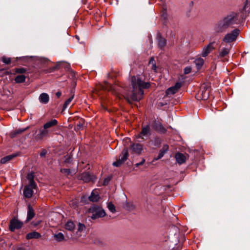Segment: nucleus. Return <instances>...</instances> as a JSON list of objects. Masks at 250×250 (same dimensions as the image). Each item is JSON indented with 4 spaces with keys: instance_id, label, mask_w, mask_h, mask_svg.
<instances>
[{
    "instance_id": "1",
    "label": "nucleus",
    "mask_w": 250,
    "mask_h": 250,
    "mask_svg": "<svg viewBox=\"0 0 250 250\" xmlns=\"http://www.w3.org/2000/svg\"><path fill=\"white\" fill-rule=\"evenodd\" d=\"M132 92L130 98L133 101H139L144 94V89H148L150 86L149 82H145L140 75L132 76L131 78Z\"/></svg>"
},
{
    "instance_id": "2",
    "label": "nucleus",
    "mask_w": 250,
    "mask_h": 250,
    "mask_svg": "<svg viewBox=\"0 0 250 250\" xmlns=\"http://www.w3.org/2000/svg\"><path fill=\"white\" fill-rule=\"evenodd\" d=\"M36 64L46 73H51L57 70H59L60 68V64L58 63L54 66H50L51 61L46 58H40L36 61Z\"/></svg>"
},
{
    "instance_id": "3",
    "label": "nucleus",
    "mask_w": 250,
    "mask_h": 250,
    "mask_svg": "<svg viewBox=\"0 0 250 250\" xmlns=\"http://www.w3.org/2000/svg\"><path fill=\"white\" fill-rule=\"evenodd\" d=\"M229 17H225L222 20L219 21L214 26V31L216 33L225 32L231 27Z\"/></svg>"
},
{
    "instance_id": "4",
    "label": "nucleus",
    "mask_w": 250,
    "mask_h": 250,
    "mask_svg": "<svg viewBox=\"0 0 250 250\" xmlns=\"http://www.w3.org/2000/svg\"><path fill=\"white\" fill-rule=\"evenodd\" d=\"M88 211L92 213L91 217L93 220L103 217L106 215L104 210L101 206L97 204L92 205L88 209Z\"/></svg>"
},
{
    "instance_id": "5",
    "label": "nucleus",
    "mask_w": 250,
    "mask_h": 250,
    "mask_svg": "<svg viewBox=\"0 0 250 250\" xmlns=\"http://www.w3.org/2000/svg\"><path fill=\"white\" fill-rule=\"evenodd\" d=\"M51 132V131H48L43 126L35 130L34 139L37 141L42 140L46 138Z\"/></svg>"
},
{
    "instance_id": "6",
    "label": "nucleus",
    "mask_w": 250,
    "mask_h": 250,
    "mask_svg": "<svg viewBox=\"0 0 250 250\" xmlns=\"http://www.w3.org/2000/svg\"><path fill=\"white\" fill-rule=\"evenodd\" d=\"M24 223L16 217H14L10 221L9 229L11 232H14L16 229H21L23 226Z\"/></svg>"
},
{
    "instance_id": "7",
    "label": "nucleus",
    "mask_w": 250,
    "mask_h": 250,
    "mask_svg": "<svg viewBox=\"0 0 250 250\" xmlns=\"http://www.w3.org/2000/svg\"><path fill=\"white\" fill-rule=\"evenodd\" d=\"M129 156L128 148L125 147L122 150L121 155L119 156V159L113 163V166L116 167H121L123 164L127 160Z\"/></svg>"
},
{
    "instance_id": "8",
    "label": "nucleus",
    "mask_w": 250,
    "mask_h": 250,
    "mask_svg": "<svg viewBox=\"0 0 250 250\" xmlns=\"http://www.w3.org/2000/svg\"><path fill=\"white\" fill-rule=\"evenodd\" d=\"M240 33L238 29H235L231 32L227 34L224 37L223 41L226 43H230L235 41Z\"/></svg>"
},
{
    "instance_id": "9",
    "label": "nucleus",
    "mask_w": 250,
    "mask_h": 250,
    "mask_svg": "<svg viewBox=\"0 0 250 250\" xmlns=\"http://www.w3.org/2000/svg\"><path fill=\"white\" fill-rule=\"evenodd\" d=\"M79 179L85 183H88L89 182H94L97 178L95 175L91 174L89 172H83L79 176Z\"/></svg>"
},
{
    "instance_id": "10",
    "label": "nucleus",
    "mask_w": 250,
    "mask_h": 250,
    "mask_svg": "<svg viewBox=\"0 0 250 250\" xmlns=\"http://www.w3.org/2000/svg\"><path fill=\"white\" fill-rule=\"evenodd\" d=\"M143 146L139 143H133L130 145L129 148L131 150V153L140 154L143 150Z\"/></svg>"
},
{
    "instance_id": "11",
    "label": "nucleus",
    "mask_w": 250,
    "mask_h": 250,
    "mask_svg": "<svg viewBox=\"0 0 250 250\" xmlns=\"http://www.w3.org/2000/svg\"><path fill=\"white\" fill-rule=\"evenodd\" d=\"M152 127L154 130L161 134H165L167 131V129L163 126L160 122L156 121L153 122Z\"/></svg>"
},
{
    "instance_id": "12",
    "label": "nucleus",
    "mask_w": 250,
    "mask_h": 250,
    "mask_svg": "<svg viewBox=\"0 0 250 250\" xmlns=\"http://www.w3.org/2000/svg\"><path fill=\"white\" fill-rule=\"evenodd\" d=\"M229 19L231 22L230 26L232 27H234V25L241 24L245 20L243 17H229Z\"/></svg>"
},
{
    "instance_id": "13",
    "label": "nucleus",
    "mask_w": 250,
    "mask_h": 250,
    "mask_svg": "<svg viewBox=\"0 0 250 250\" xmlns=\"http://www.w3.org/2000/svg\"><path fill=\"white\" fill-rule=\"evenodd\" d=\"M157 40L158 48L161 50H163L167 44V40L162 36L160 33L157 35Z\"/></svg>"
},
{
    "instance_id": "14",
    "label": "nucleus",
    "mask_w": 250,
    "mask_h": 250,
    "mask_svg": "<svg viewBox=\"0 0 250 250\" xmlns=\"http://www.w3.org/2000/svg\"><path fill=\"white\" fill-rule=\"evenodd\" d=\"M150 134L151 133L150 126L149 125H147L142 127V131L138 134L137 137L138 138H141L143 139V136H146L147 135H150Z\"/></svg>"
},
{
    "instance_id": "15",
    "label": "nucleus",
    "mask_w": 250,
    "mask_h": 250,
    "mask_svg": "<svg viewBox=\"0 0 250 250\" xmlns=\"http://www.w3.org/2000/svg\"><path fill=\"white\" fill-rule=\"evenodd\" d=\"M35 216V212L31 205H28L26 219L25 223H27L32 220Z\"/></svg>"
},
{
    "instance_id": "16",
    "label": "nucleus",
    "mask_w": 250,
    "mask_h": 250,
    "mask_svg": "<svg viewBox=\"0 0 250 250\" xmlns=\"http://www.w3.org/2000/svg\"><path fill=\"white\" fill-rule=\"evenodd\" d=\"M20 153L18 152L16 153H14L11 155H7L2 158H1L0 160V162L1 164H6L7 162L11 161L13 158L18 156L20 155Z\"/></svg>"
},
{
    "instance_id": "17",
    "label": "nucleus",
    "mask_w": 250,
    "mask_h": 250,
    "mask_svg": "<svg viewBox=\"0 0 250 250\" xmlns=\"http://www.w3.org/2000/svg\"><path fill=\"white\" fill-rule=\"evenodd\" d=\"M32 58L31 56H23L21 57H17V61H19V63L23 65H26L28 62Z\"/></svg>"
},
{
    "instance_id": "18",
    "label": "nucleus",
    "mask_w": 250,
    "mask_h": 250,
    "mask_svg": "<svg viewBox=\"0 0 250 250\" xmlns=\"http://www.w3.org/2000/svg\"><path fill=\"white\" fill-rule=\"evenodd\" d=\"M58 122L56 119H52L51 121L46 122L45 124L43 125V126L45 129L48 130V131H50V128L52 127L56 126L58 125Z\"/></svg>"
},
{
    "instance_id": "19",
    "label": "nucleus",
    "mask_w": 250,
    "mask_h": 250,
    "mask_svg": "<svg viewBox=\"0 0 250 250\" xmlns=\"http://www.w3.org/2000/svg\"><path fill=\"white\" fill-rule=\"evenodd\" d=\"M23 193L24 196L26 198H30L33 194V189L30 188L29 186H25L24 188Z\"/></svg>"
},
{
    "instance_id": "20",
    "label": "nucleus",
    "mask_w": 250,
    "mask_h": 250,
    "mask_svg": "<svg viewBox=\"0 0 250 250\" xmlns=\"http://www.w3.org/2000/svg\"><path fill=\"white\" fill-rule=\"evenodd\" d=\"M88 199L91 202H96L99 200L100 197L97 191L93 190L91 193V195L88 197Z\"/></svg>"
},
{
    "instance_id": "21",
    "label": "nucleus",
    "mask_w": 250,
    "mask_h": 250,
    "mask_svg": "<svg viewBox=\"0 0 250 250\" xmlns=\"http://www.w3.org/2000/svg\"><path fill=\"white\" fill-rule=\"evenodd\" d=\"M175 159L177 163L181 165L186 162V157L184 154L178 152L175 154Z\"/></svg>"
},
{
    "instance_id": "22",
    "label": "nucleus",
    "mask_w": 250,
    "mask_h": 250,
    "mask_svg": "<svg viewBox=\"0 0 250 250\" xmlns=\"http://www.w3.org/2000/svg\"><path fill=\"white\" fill-rule=\"evenodd\" d=\"M42 237L41 234L35 231L28 233L26 235V239L30 240L32 239H39Z\"/></svg>"
},
{
    "instance_id": "23",
    "label": "nucleus",
    "mask_w": 250,
    "mask_h": 250,
    "mask_svg": "<svg viewBox=\"0 0 250 250\" xmlns=\"http://www.w3.org/2000/svg\"><path fill=\"white\" fill-rule=\"evenodd\" d=\"M39 99L40 103L43 104H46L49 102V96L48 94L46 93H42L40 94Z\"/></svg>"
},
{
    "instance_id": "24",
    "label": "nucleus",
    "mask_w": 250,
    "mask_h": 250,
    "mask_svg": "<svg viewBox=\"0 0 250 250\" xmlns=\"http://www.w3.org/2000/svg\"><path fill=\"white\" fill-rule=\"evenodd\" d=\"M28 128H29L28 126L24 128H19L18 129L14 130L10 133V136L11 138H14L18 134H21L26 131Z\"/></svg>"
},
{
    "instance_id": "25",
    "label": "nucleus",
    "mask_w": 250,
    "mask_h": 250,
    "mask_svg": "<svg viewBox=\"0 0 250 250\" xmlns=\"http://www.w3.org/2000/svg\"><path fill=\"white\" fill-rule=\"evenodd\" d=\"M213 43V42L210 43L204 49V50L202 52V56L203 57H207L208 55V54L210 53L211 50L213 49V47L212 46V44Z\"/></svg>"
},
{
    "instance_id": "26",
    "label": "nucleus",
    "mask_w": 250,
    "mask_h": 250,
    "mask_svg": "<svg viewBox=\"0 0 250 250\" xmlns=\"http://www.w3.org/2000/svg\"><path fill=\"white\" fill-rule=\"evenodd\" d=\"M169 146L167 144H165L163 148L160 149L159 152V158H162L164 155L168 151Z\"/></svg>"
},
{
    "instance_id": "27",
    "label": "nucleus",
    "mask_w": 250,
    "mask_h": 250,
    "mask_svg": "<svg viewBox=\"0 0 250 250\" xmlns=\"http://www.w3.org/2000/svg\"><path fill=\"white\" fill-rule=\"evenodd\" d=\"M75 228V225L73 222L71 220L68 221L65 224V229L69 231H74Z\"/></svg>"
},
{
    "instance_id": "28",
    "label": "nucleus",
    "mask_w": 250,
    "mask_h": 250,
    "mask_svg": "<svg viewBox=\"0 0 250 250\" xmlns=\"http://www.w3.org/2000/svg\"><path fill=\"white\" fill-rule=\"evenodd\" d=\"M26 77L24 75H19L15 78V81L16 83H22L25 81Z\"/></svg>"
},
{
    "instance_id": "29",
    "label": "nucleus",
    "mask_w": 250,
    "mask_h": 250,
    "mask_svg": "<svg viewBox=\"0 0 250 250\" xmlns=\"http://www.w3.org/2000/svg\"><path fill=\"white\" fill-rule=\"evenodd\" d=\"M204 62V60L201 58H197L194 61V63L196 64L197 69H200L201 68L203 65Z\"/></svg>"
},
{
    "instance_id": "30",
    "label": "nucleus",
    "mask_w": 250,
    "mask_h": 250,
    "mask_svg": "<svg viewBox=\"0 0 250 250\" xmlns=\"http://www.w3.org/2000/svg\"><path fill=\"white\" fill-rule=\"evenodd\" d=\"M149 65H151V69L153 70L154 72H157V65L156 63L155 60L154 58V57H151L149 61Z\"/></svg>"
},
{
    "instance_id": "31",
    "label": "nucleus",
    "mask_w": 250,
    "mask_h": 250,
    "mask_svg": "<svg viewBox=\"0 0 250 250\" xmlns=\"http://www.w3.org/2000/svg\"><path fill=\"white\" fill-rule=\"evenodd\" d=\"M243 11L245 14L250 13V0H246V3L243 7Z\"/></svg>"
},
{
    "instance_id": "32",
    "label": "nucleus",
    "mask_w": 250,
    "mask_h": 250,
    "mask_svg": "<svg viewBox=\"0 0 250 250\" xmlns=\"http://www.w3.org/2000/svg\"><path fill=\"white\" fill-rule=\"evenodd\" d=\"M54 238L58 242H62L64 240V235L62 232L55 234Z\"/></svg>"
},
{
    "instance_id": "33",
    "label": "nucleus",
    "mask_w": 250,
    "mask_h": 250,
    "mask_svg": "<svg viewBox=\"0 0 250 250\" xmlns=\"http://www.w3.org/2000/svg\"><path fill=\"white\" fill-rule=\"evenodd\" d=\"M208 87L205 88L204 87V90L202 91L201 95L202 96V99L204 100H207L209 96V91L207 92V90L208 89Z\"/></svg>"
},
{
    "instance_id": "34",
    "label": "nucleus",
    "mask_w": 250,
    "mask_h": 250,
    "mask_svg": "<svg viewBox=\"0 0 250 250\" xmlns=\"http://www.w3.org/2000/svg\"><path fill=\"white\" fill-rule=\"evenodd\" d=\"M74 97V95L73 94L65 102L63 105L62 110H64L68 107V105L73 99Z\"/></svg>"
},
{
    "instance_id": "35",
    "label": "nucleus",
    "mask_w": 250,
    "mask_h": 250,
    "mask_svg": "<svg viewBox=\"0 0 250 250\" xmlns=\"http://www.w3.org/2000/svg\"><path fill=\"white\" fill-rule=\"evenodd\" d=\"M124 208L128 210H132L134 209L135 207L132 203L126 202L124 205Z\"/></svg>"
},
{
    "instance_id": "36",
    "label": "nucleus",
    "mask_w": 250,
    "mask_h": 250,
    "mask_svg": "<svg viewBox=\"0 0 250 250\" xmlns=\"http://www.w3.org/2000/svg\"><path fill=\"white\" fill-rule=\"evenodd\" d=\"M229 53V50L226 48H223L219 53V56L221 58L224 57Z\"/></svg>"
},
{
    "instance_id": "37",
    "label": "nucleus",
    "mask_w": 250,
    "mask_h": 250,
    "mask_svg": "<svg viewBox=\"0 0 250 250\" xmlns=\"http://www.w3.org/2000/svg\"><path fill=\"white\" fill-rule=\"evenodd\" d=\"M107 208L112 213H115L116 211L114 205L111 202L108 203Z\"/></svg>"
},
{
    "instance_id": "38",
    "label": "nucleus",
    "mask_w": 250,
    "mask_h": 250,
    "mask_svg": "<svg viewBox=\"0 0 250 250\" xmlns=\"http://www.w3.org/2000/svg\"><path fill=\"white\" fill-rule=\"evenodd\" d=\"M15 70L16 73L23 75V74H24L26 72L27 69L23 67H20L16 68Z\"/></svg>"
},
{
    "instance_id": "39",
    "label": "nucleus",
    "mask_w": 250,
    "mask_h": 250,
    "mask_svg": "<svg viewBox=\"0 0 250 250\" xmlns=\"http://www.w3.org/2000/svg\"><path fill=\"white\" fill-rule=\"evenodd\" d=\"M162 143V140L159 137H155L154 139V145L155 146L159 147Z\"/></svg>"
},
{
    "instance_id": "40",
    "label": "nucleus",
    "mask_w": 250,
    "mask_h": 250,
    "mask_svg": "<svg viewBox=\"0 0 250 250\" xmlns=\"http://www.w3.org/2000/svg\"><path fill=\"white\" fill-rule=\"evenodd\" d=\"M2 61L6 64H10L11 63V59L10 58H6L5 56L2 57Z\"/></svg>"
},
{
    "instance_id": "41",
    "label": "nucleus",
    "mask_w": 250,
    "mask_h": 250,
    "mask_svg": "<svg viewBox=\"0 0 250 250\" xmlns=\"http://www.w3.org/2000/svg\"><path fill=\"white\" fill-rule=\"evenodd\" d=\"M177 92V91H176V90L174 88V87L171 86L167 89L166 92H167V95H169V94H174L176 93Z\"/></svg>"
},
{
    "instance_id": "42",
    "label": "nucleus",
    "mask_w": 250,
    "mask_h": 250,
    "mask_svg": "<svg viewBox=\"0 0 250 250\" xmlns=\"http://www.w3.org/2000/svg\"><path fill=\"white\" fill-rule=\"evenodd\" d=\"M112 177V176H109L105 178L103 181V185L104 186L108 185L109 182L111 181Z\"/></svg>"
},
{
    "instance_id": "43",
    "label": "nucleus",
    "mask_w": 250,
    "mask_h": 250,
    "mask_svg": "<svg viewBox=\"0 0 250 250\" xmlns=\"http://www.w3.org/2000/svg\"><path fill=\"white\" fill-rule=\"evenodd\" d=\"M85 229V226L83 224L79 223L78 225V231L82 232Z\"/></svg>"
},
{
    "instance_id": "44",
    "label": "nucleus",
    "mask_w": 250,
    "mask_h": 250,
    "mask_svg": "<svg viewBox=\"0 0 250 250\" xmlns=\"http://www.w3.org/2000/svg\"><path fill=\"white\" fill-rule=\"evenodd\" d=\"M60 171L62 173H64L66 175H69L71 173L70 169L68 168H62Z\"/></svg>"
},
{
    "instance_id": "45",
    "label": "nucleus",
    "mask_w": 250,
    "mask_h": 250,
    "mask_svg": "<svg viewBox=\"0 0 250 250\" xmlns=\"http://www.w3.org/2000/svg\"><path fill=\"white\" fill-rule=\"evenodd\" d=\"M182 84L180 82H177L174 86L172 87L176 90V91H178V90L181 87Z\"/></svg>"
},
{
    "instance_id": "46",
    "label": "nucleus",
    "mask_w": 250,
    "mask_h": 250,
    "mask_svg": "<svg viewBox=\"0 0 250 250\" xmlns=\"http://www.w3.org/2000/svg\"><path fill=\"white\" fill-rule=\"evenodd\" d=\"M28 186H29V187L30 188H31L32 189H33V188L35 189L37 187V185H36L35 182L34 181V180H33V181H29V185Z\"/></svg>"
},
{
    "instance_id": "47",
    "label": "nucleus",
    "mask_w": 250,
    "mask_h": 250,
    "mask_svg": "<svg viewBox=\"0 0 250 250\" xmlns=\"http://www.w3.org/2000/svg\"><path fill=\"white\" fill-rule=\"evenodd\" d=\"M47 153V150L45 149H42L40 154V156L41 158L45 157Z\"/></svg>"
},
{
    "instance_id": "48",
    "label": "nucleus",
    "mask_w": 250,
    "mask_h": 250,
    "mask_svg": "<svg viewBox=\"0 0 250 250\" xmlns=\"http://www.w3.org/2000/svg\"><path fill=\"white\" fill-rule=\"evenodd\" d=\"M27 178L28 180H29V181L34 180V174L32 173H30L27 174Z\"/></svg>"
},
{
    "instance_id": "49",
    "label": "nucleus",
    "mask_w": 250,
    "mask_h": 250,
    "mask_svg": "<svg viewBox=\"0 0 250 250\" xmlns=\"http://www.w3.org/2000/svg\"><path fill=\"white\" fill-rule=\"evenodd\" d=\"M191 68L190 67H186L184 69L185 74H188L191 72Z\"/></svg>"
},
{
    "instance_id": "50",
    "label": "nucleus",
    "mask_w": 250,
    "mask_h": 250,
    "mask_svg": "<svg viewBox=\"0 0 250 250\" xmlns=\"http://www.w3.org/2000/svg\"><path fill=\"white\" fill-rule=\"evenodd\" d=\"M65 69L66 70H69L73 74V76L74 75H75V72L74 71H73L71 69V67H70V64H66L65 66Z\"/></svg>"
},
{
    "instance_id": "51",
    "label": "nucleus",
    "mask_w": 250,
    "mask_h": 250,
    "mask_svg": "<svg viewBox=\"0 0 250 250\" xmlns=\"http://www.w3.org/2000/svg\"><path fill=\"white\" fill-rule=\"evenodd\" d=\"M167 17H163L162 22H163L164 25H167Z\"/></svg>"
},
{
    "instance_id": "52",
    "label": "nucleus",
    "mask_w": 250,
    "mask_h": 250,
    "mask_svg": "<svg viewBox=\"0 0 250 250\" xmlns=\"http://www.w3.org/2000/svg\"><path fill=\"white\" fill-rule=\"evenodd\" d=\"M72 158L71 156H68L65 159L64 162L66 163L69 164L71 162Z\"/></svg>"
},
{
    "instance_id": "53",
    "label": "nucleus",
    "mask_w": 250,
    "mask_h": 250,
    "mask_svg": "<svg viewBox=\"0 0 250 250\" xmlns=\"http://www.w3.org/2000/svg\"><path fill=\"white\" fill-rule=\"evenodd\" d=\"M41 222H42V221H38L37 222H32V225L34 227H36L38 226H39L41 224Z\"/></svg>"
},
{
    "instance_id": "54",
    "label": "nucleus",
    "mask_w": 250,
    "mask_h": 250,
    "mask_svg": "<svg viewBox=\"0 0 250 250\" xmlns=\"http://www.w3.org/2000/svg\"><path fill=\"white\" fill-rule=\"evenodd\" d=\"M62 95V92L61 91H58L56 93V96L58 98H60L61 96Z\"/></svg>"
},
{
    "instance_id": "55",
    "label": "nucleus",
    "mask_w": 250,
    "mask_h": 250,
    "mask_svg": "<svg viewBox=\"0 0 250 250\" xmlns=\"http://www.w3.org/2000/svg\"><path fill=\"white\" fill-rule=\"evenodd\" d=\"M83 127V124H81V123H80L79 124H77V127L78 128V129H80L81 128H82Z\"/></svg>"
},
{
    "instance_id": "56",
    "label": "nucleus",
    "mask_w": 250,
    "mask_h": 250,
    "mask_svg": "<svg viewBox=\"0 0 250 250\" xmlns=\"http://www.w3.org/2000/svg\"><path fill=\"white\" fill-rule=\"evenodd\" d=\"M145 159L143 158L142 160V161L140 162H139V163L140 164V165L141 166H143L145 164Z\"/></svg>"
},
{
    "instance_id": "57",
    "label": "nucleus",
    "mask_w": 250,
    "mask_h": 250,
    "mask_svg": "<svg viewBox=\"0 0 250 250\" xmlns=\"http://www.w3.org/2000/svg\"><path fill=\"white\" fill-rule=\"evenodd\" d=\"M161 158H159V154L157 157L154 158L153 162L154 161H157V160H159V159H160Z\"/></svg>"
},
{
    "instance_id": "58",
    "label": "nucleus",
    "mask_w": 250,
    "mask_h": 250,
    "mask_svg": "<svg viewBox=\"0 0 250 250\" xmlns=\"http://www.w3.org/2000/svg\"><path fill=\"white\" fill-rule=\"evenodd\" d=\"M139 166H141V165H140V164L139 163H136V164L134 165V167L133 168V170H136L135 168V167H137Z\"/></svg>"
},
{
    "instance_id": "59",
    "label": "nucleus",
    "mask_w": 250,
    "mask_h": 250,
    "mask_svg": "<svg viewBox=\"0 0 250 250\" xmlns=\"http://www.w3.org/2000/svg\"><path fill=\"white\" fill-rule=\"evenodd\" d=\"M16 250H25V249L23 247H19Z\"/></svg>"
},
{
    "instance_id": "60",
    "label": "nucleus",
    "mask_w": 250,
    "mask_h": 250,
    "mask_svg": "<svg viewBox=\"0 0 250 250\" xmlns=\"http://www.w3.org/2000/svg\"><path fill=\"white\" fill-rule=\"evenodd\" d=\"M163 9H164V10L165 11V12H164V13L162 14V16H164V15L166 14V10H167V9H166V8H165L164 7V8H163Z\"/></svg>"
},
{
    "instance_id": "61",
    "label": "nucleus",
    "mask_w": 250,
    "mask_h": 250,
    "mask_svg": "<svg viewBox=\"0 0 250 250\" xmlns=\"http://www.w3.org/2000/svg\"><path fill=\"white\" fill-rule=\"evenodd\" d=\"M76 38H77V39H79V37H78V36H77V35H76Z\"/></svg>"
}]
</instances>
